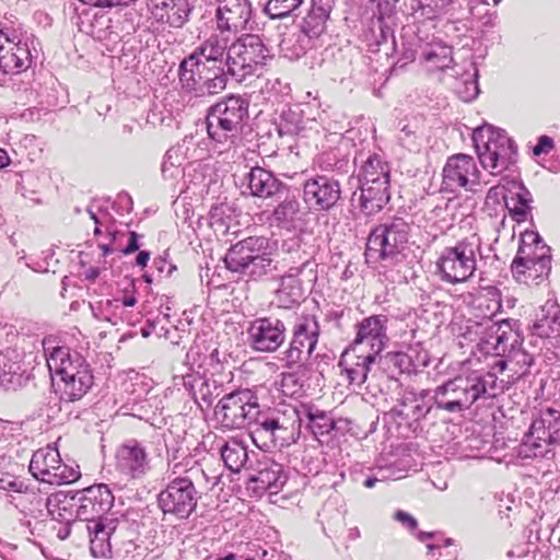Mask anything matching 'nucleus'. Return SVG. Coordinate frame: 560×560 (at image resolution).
<instances>
[{"label":"nucleus","mask_w":560,"mask_h":560,"mask_svg":"<svg viewBox=\"0 0 560 560\" xmlns=\"http://www.w3.org/2000/svg\"><path fill=\"white\" fill-rule=\"evenodd\" d=\"M347 143H341L318 155L317 162L322 170L335 172L337 174H347L351 168V160Z\"/></svg>","instance_id":"obj_44"},{"label":"nucleus","mask_w":560,"mask_h":560,"mask_svg":"<svg viewBox=\"0 0 560 560\" xmlns=\"http://www.w3.org/2000/svg\"><path fill=\"white\" fill-rule=\"evenodd\" d=\"M311 266H315L314 261L306 259L299 266L290 267L279 277V285L275 290L272 301L277 307L292 310L304 301V289L300 276Z\"/></svg>","instance_id":"obj_26"},{"label":"nucleus","mask_w":560,"mask_h":560,"mask_svg":"<svg viewBox=\"0 0 560 560\" xmlns=\"http://www.w3.org/2000/svg\"><path fill=\"white\" fill-rule=\"evenodd\" d=\"M232 37L220 32L211 34L186 58L198 61V66H224L230 51Z\"/></svg>","instance_id":"obj_31"},{"label":"nucleus","mask_w":560,"mask_h":560,"mask_svg":"<svg viewBox=\"0 0 560 560\" xmlns=\"http://www.w3.org/2000/svg\"><path fill=\"white\" fill-rule=\"evenodd\" d=\"M428 71H443L453 65V49L443 43H431L422 51Z\"/></svg>","instance_id":"obj_43"},{"label":"nucleus","mask_w":560,"mask_h":560,"mask_svg":"<svg viewBox=\"0 0 560 560\" xmlns=\"http://www.w3.org/2000/svg\"><path fill=\"white\" fill-rule=\"evenodd\" d=\"M98 310L101 317L113 325H117L119 320H127V313L122 310L117 296L101 301Z\"/></svg>","instance_id":"obj_56"},{"label":"nucleus","mask_w":560,"mask_h":560,"mask_svg":"<svg viewBox=\"0 0 560 560\" xmlns=\"http://www.w3.org/2000/svg\"><path fill=\"white\" fill-rule=\"evenodd\" d=\"M243 195H249L261 199H269L280 196L287 185L282 183L276 175L260 166L252 167L242 180Z\"/></svg>","instance_id":"obj_28"},{"label":"nucleus","mask_w":560,"mask_h":560,"mask_svg":"<svg viewBox=\"0 0 560 560\" xmlns=\"http://www.w3.org/2000/svg\"><path fill=\"white\" fill-rule=\"evenodd\" d=\"M284 323L272 316L257 317L247 328L250 347L259 352H275L285 340Z\"/></svg>","instance_id":"obj_21"},{"label":"nucleus","mask_w":560,"mask_h":560,"mask_svg":"<svg viewBox=\"0 0 560 560\" xmlns=\"http://www.w3.org/2000/svg\"><path fill=\"white\" fill-rule=\"evenodd\" d=\"M192 58H184L178 67V80L184 95L191 106L200 105L222 93L230 72L224 66H198Z\"/></svg>","instance_id":"obj_4"},{"label":"nucleus","mask_w":560,"mask_h":560,"mask_svg":"<svg viewBox=\"0 0 560 560\" xmlns=\"http://www.w3.org/2000/svg\"><path fill=\"white\" fill-rule=\"evenodd\" d=\"M319 332V323L315 315L298 316L292 326L289 346L283 352L284 366L293 369L307 363L317 347Z\"/></svg>","instance_id":"obj_14"},{"label":"nucleus","mask_w":560,"mask_h":560,"mask_svg":"<svg viewBox=\"0 0 560 560\" xmlns=\"http://www.w3.org/2000/svg\"><path fill=\"white\" fill-rule=\"evenodd\" d=\"M380 358L382 355L348 347L340 357L339 366L346 373L349 384L362 386L373 368L376 364L380 366Z\"/></svg>","instance_id":"obj_27"},{"label":"nucleus","mask_w":560,"mask_h":560,"mask_svg":"<svg viewBox=\"0 0 560 560\" xmlns=\"http://www.w3.org/2000/svg\"><path fill=\"white\" fill-rule=\"evenodd\" d=\"M502 187L505 189L503 200L511 218L521 223L526 221L530 210L532 195L517 175L503 176Z\"/></svg>","instance_id":"obj_32"},{"label":"nucleus","mask_w":560,"mask_h":560,"mask_svg":"<svg viewBox=\"0 0 560 560\" xmlns=\"http://www.w3.org/2000/svg\"><path fill=\"white\" fill-rule=\"evenodd\" d=\"M304 0H268L264 12L272 20L292 16Z\"/></svg>","instance_id":"obj_51"},{"label":"nucleus","mask_w":560,"mask_h":560,"mask_svg":"<svg viewBox=\"0 0 560 560\" xmlns=\"http://www.w3.org/2000/svg\"><path fill=\"white\" fill-rule=\"evenodd\" d=\"M259 407L256 389L238 388L219 400L214 416L226 429H242L252 424Z\"/></svg>","instance_id":"obj_13"},{"label":"nucleus","mask_w":560,"mask_h":560,"mask_svg":"<svg viewBox=\"0 0 560 560\" xmlns=\"http://www.w3.org/2000/svg\"><path fill=\"white\" fill-rule=\"evenodd\" d=\"M300 212V202L295 198H285L272 212L273 221L283 228H289L296 220Z\"/></svg>","instance_id":"obj_50"},{"label":"nucleus","mask_w":560,"mask_h":560,"mask_svg":"<svg viewBox=\"0 0 560 560\" xmlns=\"http://www.w3.org/2000/svg\"><path fill=\"white\" fill-rule=\"evenodd\" d=\"M47 512L51 516L50 522H63L79 520V506L77 491H57L47 497Z\"/></svg>","instance_id":"obj_36"},{"label":"nucleus","mask_w":560,"mask_h":560,"mask_svg":"<svg viewBox=\"0 0 560 560\" xmlns=\"http://www.w3.org/2000/svg\"><path fill=\"white\" fill-rule=\"evenodd\" d=\"M23 480L11 476V475H0V491L10 492V494H16L18 491H21Z\"/></svg>","instance_id":"obj_63"},{"label":"nucleus","mask_w":560,"mask_h":560,"mask_svg":"<svg viewBox=\"0 0 560 560\" xmlns=\"http://www.w3.org/2000/svg\"><path fill=\"white\" fill-rule=\"evenodd\" d=\"M511 381L493 372L471 371L462 373L438 385L433 390L435 410L463 415L479 399H492L503 394Z\"/></svg>","instance_id":"obj_1"},{"label":"nucleus","mask_w":560,"mask_h":560,"mask_svg":"<svg viewBox=\"0 0 560 560\" xmlns=\"http://www.w3.org/2000/svg\"><path fill=\"white\" fill-rule=\"evenodd\" d=\"M429 363V353L419 342L410 345L405 351H389L380 358V368L388 371L392 377L395 372L417 374Z\"/></svg>","instance_id":"obj_25"},{"label":"nucleus","mask_w":560,"mask_h":560,"mask_svg":"<svg viewBox=\"0 0 560 560\" xmlns=\"http://www.w3.org/2000/svg\"><path fill=\"white\" fill-rule=\"evenodd\" d=\"M509 355L511 358L510 362L520 366V371H515V373L518 374L517 377L525 376L530 372V368L535 363V358L533 354L515 347L514 350L509 353Z\"/></svg>","instance_id":"obj_58"},{"label":"nucleus","mask_w":560,"mask_h":560,"mask_svg":"<svg viewBox=\"0 0 560 560\" xmlns=\"http://www.w3.org/2000/svg\"><path fill=\"white\" fill-rule=\"evenodd\" d=\"M410 234L409 222L400 217L390 218L370 232L365 255L368 258L395 264L407 249Z\"/></svg>","instance_id":"obj_10"},{"label":"nucleus","mask_w":560,"mask_h":560,"mask_svg":"<svg viewBox=\"0 0 560 560\" xmlns=\"http://www.w3.org/2000/svg\"><path fill=\"white\" fill-rule=\"evenodd\" d=\"M122 310L126 307H133L138 303L136 298V283L135 280H128L127 285L124 288L122 294L116 295Z\"/></svg>","instance_id":"obj_61"},{"label":"nucleus","mask_w":560,"mask_h":560,"mask_svg":"<svg viewBox=\"0 0 560 560\" xmlns=\"http://www.w3.org/2000/svg\"><path fill=\"white\" fill-rule=\"evenodd\" d=\"M116 470L128 480L144 478L151 470V457L147 447L138 440L121 444L115 455Z\"/></svg>","instance_id":"obj_20"},{"label":"nucleus","mask_w":560,"mask_h":560,"mask_svg":"<svg viewBox=\"0 0 560 560\" xmlns=\"http://www.w3.org/2000/svg\"><path fill=\"white\" fill-rule=\"evenodd\" d=\"M270 57V50L260 36L252 33L237 35L232 39L226 58L228 72L242 81L254 74Z\"/></svg>","instance_id":"obj_11"},{"label":"nucleus","mask_w":560,"mask_h":560,"mask_svg":"<svg viewBox=\"0 0 560 560\" xmlns=\"http://www.w3.org/2000/svg\"><path fill=\"white\" fill-rule=\"evenodd\" d=\"M188 458L191 459V462H189V466H199L197 464L196 460H194V458L189 455V454H185V452L182 451L180 447H177V448H170L167 447V460H168V467H170V477H172V467L174 464L176 463H184L186 464L188 462Z\"/></svg>","instance_id":"obj_62"},{"label":"nucleus","mask_w":560,"mask_h":560,"mask_svg":"<svg viewBox=\"0 0 560 560\" xmlns=\"http://www.w3.org/2000/svg\"><path fill=\"white\" fill-rule=\"evenodd\" d=\"M30 364L23 360L16 349H8L0 353V387L16 390L27 384L31 378Z\"/></svg>","instance_id":"obj_30"},{"label":"nucleus","mask_w":560,"mask_h":560,"mask_svg":"<svg viewBox=\"0 0 560 560\" xmlns=\"http://www.w3.org/2000/svg\"><path fill=\"white\" fill-rule=\"evenodd\" d=\"M313 42L314 38L299 30L283 37L279 43V48L285 58L296 60L313 47Z\"/></svg>","instance_id":"obj_46"},{"label":"nucleus","mask_w":560,"mask_h":560,"mask_svg":"<svg viewBox=\"0 0 560 560\" xmlns=\"http://www.w3.org/2000/svg\"><path fill=\"white\" fill-rule=\"evenodd\" d=\"M295 405L279 402L261 409L252 422L250 438L260 450L284 447L295 443L301 434V418Z\"/></svg>","instance_id":"obj_2"},{"label":"nucleus","mask_w":560,"mask_h":560,"mask_svg":"<svg viewBox=\"0 0 560 560\" xmlns=\"http://www.w3.org/2000/svg\"><path fill=\"white\" fill-rule=\"evenodd\" d=\"M341 199V185L334 176L315 174L303 183V200L315 211H330Z\"/></svg>","instance_id":"obj_17"},{"label":"nucleus","mask_w":560,"mask_h":560,"mask_svg":"<svg viewBox=\"0 0 560 560\" xmlns=\"http://www.w3.org/2000/svg\"><path fill=\"white\" fill-rule=\"evenodd\" d=\"M478 71L475 70L474 74L470 79L463 80L458 82V86L456 88V92L460 100L464 102H471L479 94V86L477 83Z\"/></svg>","instance_id":"obj_59"},{"label":"nucleus","mask_w":560,"mask_h":560,"mask_svg":"<svg viewBox=\"0 0 560 560\" xmlns=\"http://www.w3.org/2000/svg\"><path fill=\"white\" fill-rule=\"evenodd\" d=\"M451 0H410L415 20H433L441 14Z\"/></svg>","instance_id":"obj_48"},{"label":"nucleus","mask_w":560,"mask_h":560,"mask_svg":"<svg viewBox=\"0 0 560 560\" xmlns=\"http://www.w3.org/2000/svg\"><path fill=\"white\" fill-rule=\"evenodd\" d=\"M85 523L91 555L100 559L110 558L112 537L118 527L119 520L110 515Z\"/></svg>","instance_id":"obj_29"},{"label":"nucleus","mask_w":560,"mask_h":560,"mask_svg":"<svg viewBox=\"0 0 560 560\" xmlns=\"http://www.w3.org/2000/svg\"><path fill=\"white\" fill-rule=\"evenodd\" d=\"M271 242L264 236H249L232 245L224 257L232 272L252 280H260L278 270V262L270 256Z\"/></svg>","instance_id":"obj_6"},{"label":"nucleus","mask_w":560,"mask_h":560,"mask_svg":"<svg viewBox=\"0 0 560 560\" xmlns=\"http://www.w3.org/2000/svg\"><path fill=\"white\" fill-rule=\"evenodd\" d=\"M176 463L172 467V477L168 476L166 487L158 495V505L163 514H170L177 520H187L195 511L201 493L197 490L194 479L203 470L200 466H189Z\"/></svg>","instance_id":"obj_3"},{"label":"nucleus","mask_w":560,"mask_h":560,"mask_svg":"<svg viewBox=\"0 0 560 560\" xmlns=\"http://www.w3.org/2000/svg\"><path fill=\"white\" fill-rule=\"evenodd\" d=\"M434 409L431 390L407 387L398 394L396 404L385 413V418L396 424L399 435L418 436L424 432L425 421Z\"/></svg>","instance_id":"obj_5"},{"label":"nucleus","mask_w":560,"mask_h":560,"mask_svg":"<svg viewBox=\"0 0 560 560\" xmlns=\"http://www.w3.org/2000/svg\"><path fill=\"white\" fill-rule=\"evenodd\" d=\"M481 250V238L477 234L444 247L435 262L440 280L452 285L468 281L477 271V257L483 258Z\"/></svg>","instance_id":"obj_7"},{"label":"nucleus","mask_w":560,"mask_h":560,"mask_svg":"<svg viewBox=\"0 0 560 560\" xmlns=\"http://www.w3.org/2000/svg\"><path fill=\"white\" fill-rule=\"evenodd\" d=\"M31 65V51L26 43H8L4 48L0 47V69L4 73L20 72Z\"/></svg>","instance_id":"obj_38"},{"label":"nucleus","mask_w":560,"mask_h":560,"mask_svg":"<svg viewBox=\"0 0 560 560\" xmlns=\"http://www.w3.org/2000/svg\"><path fill=\"white\" fill-rule=\"evenodd\" d=\"M57 383L59 400L62 402H74L82 399L91 389L94 376L83 373L80 376L59 377Z\"/></svg>","instance_id":"obj_40"},{"label":"nucleus","mask_w":560,"mask_h":560,"mask_svg":"<svg viewBox=\"0 0 560 560\" xmlns=\"http://www.w3.org/2000/svg\"><path fill=\"white\" fill-rule=\"evenodd\" d=\"M533 329L541 338H560V312L557 311L552 316H544L538 319Z\"/></svg>","instance_id":"obj_54"},{"label":"nucleus","mask_w":560,"mask_h":560,"mask_svg":"<svg viewBox=\"0 0 560 560\" xmlns=\"http://www.w3.org/2000/svg\"><path fill=\"white\" fill-rule=\"evenodd\" d=\"M28 469L34 478L52 486L70 485L81 477L80 466L74 460L63 462L51 445L34 452Z\"/></svg>","instance_id":"obj_12"},{"label":"nucleus","mask_w":560,"mask_h":560,"mask_svg":"<svg viewBox=\"0 0 560 560\" xmlns=\"http://www.w3.org/2000/svg\"><path fill=\"white\" fill-rule=\"evenodd\" d=\"M49 341H43V348L46 352V362L49 372L59 377L80 376L85 373L93 375L90 364L85 358L77 351H71L67 347L48 346Z\"/></svg>","instance_id":"obj_23"},{"label":"nucleus","mask_w":560,"mask_h":560,"mask_svg":"<svg viewBox=\"0 0 560 560\" xmlns=\"http://www.w3.org/2000/svg\"><path fill=\"white\" fill-rule=\"evenodd\" d=\"M327 20L328 16L311 8L302 21L300 31L315 39L325 31Z\"/></svg>","instance_id":"obj_55"},{"label":"nucleus","mask_w":560,"mask_h":560,"mask_svg":"<svg viewBox=\"0 0 560 560\" xmlns=\"http://www.w3.org/2000/svg\"><path fill=\"white\" fill-rule=\"evenodd\" d=\"M532 424L549 433V443H560V410L551 407H541L534 413Z\"/></svg>","instance_id":"obj_47"},{"label":"nucleus","mask_w":560,"mask_h":560,"mask_svg":"<svg viewBox=\"0 0 560 560\" xmlns=\"http://www.w3.org/2000/svg\"><path fill=\"white\" fill-rule=\"evenodd\" d=\"M207 347L202 343L195 342L186 353L185 364L189 368V373H196L200 371V373L207 374V371H210L207 368Z\"/></svg>","instance_id":"obj_53"},{"label":"nucleus","mask_w":560,"mask_h":560,"mask_svg":"<svg viewBox=\"0 0 560 560\" xmlns=\"http://www.w3.org/2000/svg\"><path fill=\"white\" fill-rule=\"evenodd\" d=\"M207 368L210 369V371H207V374L215 376L217 373H220L222 369V363L220 360V352L218 348L209 349L207 347Z\"/></svg>","instance_id":"obj_64"},{"label":"nucleus","mask_w":560,"mask_h":560,"mask_svg":"<svg viewBox=\"0 0 560 560\" xmlns=\"http://www.w3.org/2000/svg\"><path fill=\"white\" fill-rule=\"evenodd\" d=\"M47 494L35 486L22 485L16 494H8V501L24 514L36 515L47 510Z\"/></svg>","instance_id":"obj_37"},{"label":"nucleus","mask_w":560,"mask_h":560,"mask_svg":"<svg viewBox=\"0 0 560 560\" xmlns=\"http://www.w3.org/2000/svg\"><path fill=\"white\" fill-rule=\"evenodd\" d=\"M389 183L378 180V183L365 185L360 183L359 207L366 217L374 215L382 211L389 202Z\"/></svg>","instance_id":"obj_35"},{"label":"nucleus","mask_w":560,"mask_h":560,"mask_svg":"<svg viewBox=\"0 0 560 560\" xmlns=\"http://www.w3.org/2000/svg\"><path fill=\"white\" fill-rule=\"evenodd\" d=\"M298 408L301 416V423L306 420L307 427L314 435L328 434L334 430L335 422L327 412L307 405H300Z\"/></svg>","instance_id":"obj_45"},{"label":"nucleus","mask_w":560,"mask_h":560,"mask_svg":"<svg viewBox=\"0 0 560 560\" xmlns=\"http://www.w3.org/2000/svg\"><path fill=\"white\" fill-rule=\"evenodd\" d=\"M190 12L187 0H177L166 11V22L172 27H182L188 21Z\"/></svg>","instance_id":"obj_57"},{"label":"nucleus","mask_w":560,"mask_h":560,"mask_svg":"<svg viewBox=\"0 0 560 560\" xmlns=\"http://www.w3.org/2000/svg\"><path fill=\"white\" fill-rule=\"evenodd\" d=\"M472 142L482 167L493 175L516 163L517 145L503 129L488 124L477 127Z\"/></svg>","instance_id":"obj_9"},{"label":"nucleus","mask_w":560,"mask_h":560,"mask_svg":"<svg viewBox=\"0 0 560 560\" xmlns=\"http://www.w3.org/2000/svg\"><path fill=\"white\" fill-rule=\"evenodd\" d=\"M215 31L231 37L250 31L253 5L250 0H215Z\"/></svg>","instance_id":"obj_15"},{"label":"nucleus","mask_w":560,"mask_h":560,"mask_svg":"<svg viewBox=\"0 0 560 560\" xmlns=\"http://www.w3.org/2000/svg\"><path fill=\"white\" fill-rule=\"evenodd\" d=\"M249 103L241 96L230 94L207 109V132L220 144L234 143L249 117Z\"/></svg>","instance_id":"obj_8"},{"label":"nucleus","mask_w":560,"mask_h":560,"mask_svg":"<svg viewBox=\"0 0 560 560\" xmlns=\"http://www.w3.org/2000/svg\"><path fill=\"white\" fill-rule=\"evenodd\" d=\"M247 469L252 470L248 481L256 483L260 490H278L287 481L283 466L267 454H262L257 458L256 464L254 466L250 464Z\"/></svg>","instance_id":"obj_33"},{"label":"nucleus","mask_w":560,"mask_h":560,"mask_svg":"<svg viewBox=\"0 0 560 560\" xmlns=\"http://www.w3.org/2000/svg\"><path fill=\"white\" fill-rule=\"evenodd\" d=\"M174 386L184 387L187 394L201 408H209L224 392L223 381L214 376L200 373H186L185 375L174 377Z\"/></svg>","instance_id":"obj_22"},{"label":"nucleus","mask_w":560,"mask_h":560,"mask_svg":"<svg viewBox=\"0 0 560 560\" xmlns=\"http://www.w3.org/2000/svg\"><path fill=\"white\" fill-rule=\"evenodd\" d=\"M388 317L384 314L371 315L355 325V337L349 347L383 355L389 338L387 335Z\"/></svg>","instance_id":"obj_19"},{"label":"nucleus","mask_w":560,"mask_h":560,"mask_svg":"<svg viewBox=\"0 0 560 560\" xmlns=\"http://www.w3.org/2000/svg\"><path fill=\"white\" fill-rule=\"evenodd\" d=\"M359 183L374 184L378 180L389 183L390 170L386 161L381 155L374 153L370 154L366 160L362 162L358 173Z\"/></svg>","instance_id":"obj_42"},{"label":"nucleus","mask_w":560,"mask_h":560,"mask_svg":"<svg viewBox=\"0 0 560 560\" xmlns=\"http://www.w3.org/2000/svg\"><path fill=\"white\" fill-rule=\"evenodd\" d=\"M540 243L542 240L538 233L526 232L522 236L517 254L511 265V270L518 281L526 271L534 270L537 277L547 276L550 272L551 257L546 253H532V245L535 244L537 248Z\"/></svg>","instance_id":"obj_18"},{"label":"nucleus","mask_w":560,"mask_h":560,"mask_svg":"<svg viewBox=\"0 0 560 560\" xmlns=\"http://www.w3.org/2000/svg\"><path fill=\"white\" fill-rule=\"evenodd\" d=\"M518 342V334L513 329L510 319H503V326L495 337V343L491 351L492 355L504 357L509 354Z\"/></svg>","instance_id":"obj_49"},{"label":"nucleus","mask_w":560,"mask_h":560,"mask_svg":"<svg viewBox=\"0 0 560 560\" xmlns=\"http://www.w3.org/2000/svg\"><path fill=\"white\" fill-rule=\"evenodd\" d=\"M501 307L499 300H493L492 310L490 305L487 308L490 311V315H485L482 322L476 323V335L479 337V347L486 354H491L493 343H495V337L499 335L503 326V319L493 320V316L497 311Z\"/></svg>","instance_id":"obj_39"},{"label":"nucleus","mask_w":560,"mask_h":560,"mask_svg":"<svg viewBox=\"0 0 560 560\" xmlns=\"http://www.w3.org/2000/svg\"><path fill=\"white\" fill-rule=\"evenodd\" d=\"M224 466L232 472H240L246 467L248 457L247 444L240 439H230L220 447Z\"/></svg>","instance_id":"obj_41"},{"label":"nucleus","mask_w":560,"mask_h":560,"mask_svg":"<svg viewBox=\"0 0 560 560\" xmlns=\"http://www.w3.org/2000/svg\"><path fill=\"white\" fill-rule=\"evenodd\" d=\"M185 160L182 147L171 148L164 155L162 174L165 178H175L182 174L180 166Z\"/></svg>","instance_id":"obj_52"},{"label":"nucleus","mask_w":560,"mask_h":560,"mask_svg":"<svg viewBox=\"0 0 560 560\" xmlns=\"http://www.w3.org/2000/svg\"><path fill=\"white\" fill-rule=\"evenodd\" d=\"M547 431L532 424L518 445V456L522 458H547L556 455V447L560 443H549Z\"/></svg>","instance_id":"obj_34"},{"label":"nucleus","mask_w":560,"mask_h":560,"mask_svg":"<svg viewBox=\"0 0 560 560\" xmlns=\"http://www.w3.org/2000/svg\"><path fill=\"white\" fill-rule=\"evenodd\" d=\"M79 502V520L89 522L104 516H110V509L114 505V494L105 483H95L90 487L77 490Z\"/></svg>","instance_id":"obj_24"},{"label":"nucleus","mask_w":560,"mask_h":560,"mask_svg":"<svg viewBox=\"0 0 560 560\" xmlns=\"http://www.w3.org/2000/svg\"><path fill=\"white\" fill-rule=\"evenodd\" d=\"M280 387L284 395L293 396L302 389V384L294 373H282Z\"/></svg>","instance_id":"obj_60"},{"label":"nucleus","mask_w":560,"mask_h":560,"mask_svg":"<svg viewBox=\"0 0 560 560\" xmlns=\"http://www.w3.org/2000/svg\"><path fill=\"white\" fill-rule=\"evenodd\" d=\"M480 172L472 156L456 154L450 156L443 167L441 191L457 194L462 188L475 191L480 182Z\"/></svg>","instance_id":"obj_16"}]
</instances>
